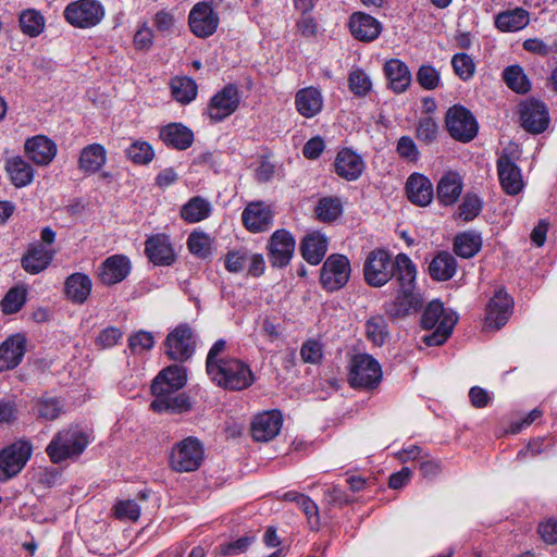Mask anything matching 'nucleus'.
<instances>
[{
  "mask_svg": "<svg viewBox=\"0 0 557 557\" xmlns=\"http://www.w3.org/2000/svg\"><path fill=\"white\" fill-rule=\"evenodd\" d=\"M186 384V371L180 366L163 369L152 381L150 409L158 413H184L191 409L189 397L180 391Z\"/></svg>",
  "mask_w": 557,
  "mask_h": 557,
  "instance_id": "obj_1",
  "label": "nucleus"
},
{
  "mask_svg": "<svg viewBox=\"0 0 557 557\" xmlns=\"http://www.w3.org/2000/svg\"><path fill=\"white\" fill-rule=\"evenodd\" d=\"M89 444V436L77 425H70L58 431L46 447L52 463L77 459Z\"/></svg>",
  "mask_w": 557,
  "mask_h": 557,
  "instance_id": "obj_2",
  "label": "nucleus"
},
{
  "mask_svg": "<svg viewBox=\"0 0 557 557\" xmlns=\"http://www.w3.org/2000/svg\"><path fill=\"white\" fill-rule=\"evenodd\" d=\"M207 373L214 384L227 391H244L256 381L250 366L234 357L220 361Z\"/></svg>",
  "mask_w": 557,
  "mask_h": 557,
  "instance_id": "obj_3",
  "label": "nucleus"
},
{
  "mask_svg": "<svg viewBox=\"0 0 557 557\" xmlns=\"http://www.w3.org/2000/svg\"><path fill=\"white\" fill-rule=\"evenodd\" d=\"M457 320V314L454 311L446 310L442 302L431 301L423 311L421 324L424 329L435 330L423 337L425 345L440 346L444 344L453 333Z\"/></svg>",
  "mask_w": 557,
  "mask_h": 557,
  "instance_id": "obj_4",
  "label": "nucleus"
},
{
  "mask_svg": "<svg viewBox=\"0 0 557 557\" xmlns=\"http://www.w3.org/2000/svg\"><path fill=\"white\" fill-rule=\"evenodd\" d=\"M203 459V444L195 436H187L171 448L169 465L175 472H193L200 468Z\"/></svg>",
  "mask_w": 557,
  "mask_h": 557,
  "instance_id": "obj_5",
  "label": "nucleus"
},
{
  "mask_svg": "<svg viewBox=\"0 0 557 557\" xmlns=\"http://www.w3.org/2000/svg\"><path fill=\"white\" fill-rule=\"evenodd\" d=\"M395 259L384 249L370 251L363 262V278L372 287H382L387 284L395 274Z\"/></svg>",
  "mask_w": 557,
  "mask_h": 557,
  "instance_id": "obj_6",
  "label": "nucleus"
},
{
  "mask_svg": "<svg viewBox=\"0 0 557 557\" xmlns=\"http://www.w3.org/2000/svg\"><path fill=\"white\" fill-rule=\"evenodd\" d=\"M63 15L73 27L87 29L97 26L103 20L106 10L98 0H76L65 7Z\"/></svg>",
  "mask_w": 557,
  "mask_h": 557,
  "instance_id": "obj_7",
  "label": "nucleus"
},
{
  "mask_svg": "<svg viewBox=\"0 0 557 557\" xmlns=\"http://www.w3.org/2000/svg\"><path fill=\"white\" fill-rule=\"evenodd\" d=\"M382 380L380 363L369 354L355 355L349 364V383L352 387L371 389Z\"/></svg>",
  "mask_w": 557,
  "mask_h": 557,
  "instance_id": "obj_8",
  "label": "nucleus"
},
{
  "mask_svg": "<svg viewBox=\"0 0 557 557\" xmlns=\"http://www.w3.org/2000/svg\"><path fill=\"white\" fill-rule=\"evenodd\" d=\"M165 355L174 361H187L196 349V334L187 323H181L169 332L164 341Z\"/></svg>",
  "mask_w": 557,
  "mask_h": 557,
  "instance_id": "obj_9",
  "label": "nucleus"
},
{
  "mask_svg": "<svg viewBox=\"0 0 557 557\" xmlns=\"http://www.w3.org/2000/svg\"><path fill=\"white\" fill-rule=\"evenodd\" d=\"M33 453L29 441L18 440L0 450V481L5 482L17 475Z\"/></svg>",
  "mask_w": 557,
  "mask_h": 557,
  "instance_id": "obj_10",
  "label": "nucleus"
},
{
  "mask_svg": "<svg viewBox=\"0 0 557 557\" xmlns=\"http://www.w3.org/2000/svg\"><path fill=\"white\" fill-rule=\"evenodd\" d=\"M351 275L349 259L339 253L327 257L321 268L320 282L322 287L330 292H337L345 287Z\"/></svg>",
  "mask_w": 557,
  "mask_h": 557,
  "instance_id": "obj_11",
  "label": "nucleus"
},
{
  "mask_svg": "<svg viewBox=\"0 0 557 557\" xmlns=\"http://www.w3.org/2000/svg\"><path fill=\"white\" fill-rule=\"evenodd\" d=\"M449 135L461 143L471 141L478 134L479 125L470 110L460 104L448 109L445 117Z\"/></svg>",
  "mask_w": 557,
  "mask_h": 557,
  "instance_id": "obj_12",
  "label": "nucleus"
},
{
  "mask_svg": "<svg viewBox=\"0 0 557 557\" xmlns=\"http://www.w3.org/2000/svg\"><path fill=\"white\" fill-rule=\"evenodd\" d=\"M239 103L238 88L233 84H227L210 98L206 115L212 123H220L231 116L238 109Z\"/></svg>",
  "mask_w": 557,
  "mask_h": 557,
  "instance_id": "obj_13",
  "label": "nucleus"
},
{
  "mask_svg": "<svg viewBox=\"0 0 557 557\" xmlns=\"http://www.w3.org/2000/svg\"><path fill=\"white\" fill-rule=\"evenodd\" d=\"M219 15L207 1L197 2L188 15L190 32L199 37L207 38L215 33L219 26Z\"/></svg>",
  "mask_w": 557,
  "mask_h": 557,
  "instance_id": "obj_14",
  "label": "nucleus"
},
{
  "mask_svg": "<svg viewBox=\"0 0 557 557\" xmlns=\"http://www.w3.org/2000/svg\"><path fill=\"white\" fill-rule=\"evenodd\" d=\"M296 242L294 236L287 230H276L270 237L267 249L268 257L273 268H285L289 264Z\"/></svg>",
  "mask_w": 557,
  "mask_h": 557,
  "instance_id": "obj_15",
  "label": "nucleus"
},
{
  "mask_svg": "<svg viewBox=\"0 0 557 557\" xmlns=\"http://www.w3.org/2000/svg\"><path fill=\"white\" fill-rule=\"evenodd\" d=\"M499 184L508 196L521 194L525 187L521 169L507 153H502L496 162Z\"/></svg>",
  "mask_w": 557,
  "mask_h": 557,
  "instance_id": "obj_16",
  "label": "nucleus"
},
{
  "mask_svg": "<svg viewBox=\"0 0 557 557\" xmlns=\"http://www.w3.org/2000/svg\"><path fill=\"white\" fill-rule=\"evenodd\" d=\"M274 211L264 201L249 202L242 212L244 226L250 233L269 231L273 225Z\"/></svg>",
  "mask_w": 557,
  "mask_h": 557,
  "instance_id": "obj_17",
  "label": "nucleus"
},
{
  "mask_svg": "<svg viewBox=\"0 0 557 557\" xmlns=\"http://www.w3.org/2000/svg\"><path fill=\"white\" fill-rule=\"evenodd\" d=\"M522 127L531 134H541L549 125L548 109L539 100H527L521 104Z\"/></svg>",
  "mask_w": 557,
  "mask_h": 557,
  "instance_id": "obj_18",
  "label": "nucleus"
},
{
  "mask_svg": "<svg viewBox=\"0 0 557 557\" xmlns=\"http://www.w3.org/2000/svg\"><path fill=\"white\" fill-rule=\"evenodd\" d=\"M337 176L348 182L357 181L366 170L362 156L350 148L341 149L333 163Z\"/></svg>",
  "mask_w": 557,
  "mask_h": 557,
  "instance_id": "obj_19",
  "label": "nucleus"
},
{
  "mask_svg": "<svg viewBox=\"0 0 557 557\" xmlns=\"http://www.w3.org/2000/svg\"><path fill=\"white\" fill-rule=\"evenodd\" d=\"M132 262L125 255H113L101 262L98 278L103 285L111 286L124 281L131 273Z\"/></svg>",
  "mask_w": 557,
  "mask_h": 557,
  "instance_id": "obj_20",
  "label": "nucleus"
},
{
  "mask_svg": "<svg viewBox=\"0 0 557 557\" xmlns=\"http://www.w3.org/2000/svg\"><path fill=\"white\" fill-rule=\"evenodd\" d=\"M422 305V296L416 289L399 288L396 297L385 302L384 311L389 318L398 319L417 312Z\"/></svg>",
  "mask_w": 557,
  "mask_h": 557,
  "instance_id": "obj_21",
  "label": "nucleus"
},
{
  "mask_svg": "<svg viewBox=\"0 0 557 557\" xmlns=\"http://www.w3.org/2000/svg\"><path fill=\"white\" fill-rule=\"evenodd\" d=\"M25 154L36 165H49L57 156V144L45 135H36L27 138L24 144Z\"/></svg>",
  "mask_w": 557,
  "mask_h": 557,
  "instance_id": "obj_22",
  "label": "nucleus"
},
{
  "mask_svg": "<svg viewBox=\"0 0 557 557\" xmlns=\"http://www.w3.org/2000/svg\"><path fill=\"white\" fill-rule=\"evenodd\" d=\"M513 301L504 290L495 293L486 306L485 324L487 327L499 330L504 326L512 312Z\"/></svg>",
  "mask_w": 557,
  "mask_h": 557,
  "instance_id": "obj_23",
  "label": "nucleus"
},
{
  "mask_svg": "<svg viewBox=\"0 0 557 557\" xmlns=\"http://www.w3.org/2000/svg\"><path fill=\"white\" fill-rule=\"evenodd\" d=\"M283 418L278 410L262 412L251 423V436L257 442H269L280 432Z\"/></svg>",
  "mask_w": 557,
  "mask_h": 557,
  "instance_id": "obj_24",
  "label": "nucleus"
},
{
  "mask_svg": "<svg viewBox=\"0 0 557 557\" xmlns=\"http://www.w3.org/2000/svg\"><path fill=\"white\" fill-rule=\"evenodd\" d=\"M26 352V338L17 333L9 336L0 345V372L15 369Z\"/></svg>",
  "mask_w": 557,
  "mask_h": 557,
  "instance_id": "obj_25",
  "label": "nucleus"
},
{
  "mask_svg": "<svg viewBox=\"0 0 557 557\" xmlns=\"http://www.w3.org/2000/svg\"><path fill=\"white\" fill-rule=\"evenodd\" d=\"M145 253L154 265H171L175 261V253L165 234H156L147 238Z\"/></svg>",
  "mask_w": 557,
  "mask_h": 557,
  "instance_id": "obj_26",
  "label": "nucleus"
},
{
  "mask_svg": "<svg viewBox=\"0 0 557 557\" xmlns=\"http://www.w3.org/2000/svg\"><path fill=\"white\" fill-rule=\"evenodd\" d=\"M349 29L357 40L370 42L380 36L382 25L370 14L355 12L349 18Z\"/></svg>",
  "mask_w": 557,
  "mask_h": 557,
  "instance_id": "obj_27",
  "label": "nucleus"
},
{
  "mask_svg": "<svg viewBox=\"0 0 557 557\" xmlns=\"http://www.w3.org/2000/svg\"><path fill=\"white\" fill-rule=\"evenodd\" d=\"M323 103V95L314 86L304 87L295 95V108L306 119H312L321 113Z\"/></svg>",
  "mask_w": 557,
  "mask_h": 557,
  "instance_id": "obj_28",
  "label": "nucleus"
},
{
  "mask_svg": "<svg viewBox=\"0 0 557 557\" xmlns=\"http://www.w3.org/2000/svg\"><path fill=\"white\" fill-rule=\"evenodd\" d=\"M4 170L9 181L16 188L26 187L34 181L35 171L33 165L21 156L8 158Z\"/></svg>",
  "mask_w": 557,
  "mask_h": 557,
  "instance_id": "obj_29",
  "label": "nucleus"
},
{
  "mask_svg": "<svg viewBox=\"0 0 557 557\" xmlns=\"http://www.w3.org/2000/svg\"><path fill=\"white\" fill-rule=\"evenodd\" d=\"M55 255L54 249L42 246L41 244L30 245L22 258L23 269L30 274H38L46 270Z\"/></svg>",
  "mask_w": 557,
  "mask_h": 557,
  "instance_id": "obj_30",
  "label": "nucleus"
},
{
  "mask_svg": "<svg viewBox=\"0 0 557 557\" xmlns=\"http://www.w3.org/2000/svg\"><path fill=\"white\" fill-rule=\"evenodd\" d=\"M408 199L418 206H428L433 198V186L431 181L420 173L411 174L406 183Z\"/></svg>",
  "mask_w": 557,
  "mask_h": 557,
  "instance_id": "obj_31",
  "label": "nucleus"
},
{
  "mask_svg": "<svg viewBox=\"0 0 557 557\" xmlns=\"http://www.w3.org/2000/svg\"><path fill=\"white\" fill-rule=\"evenodd\" d=\"M107 162V150L98 143L85 146L79 153L78 169L87 175L97 173Z\"/></svg>",
  "mask_w": 557,
  "mask_h": 557,
  "instance_id": "obj_32",
  "label": "nucleus"
},
{
  "mask_svg": "<svg viewBox=\"0 0 557 557\" xmlns=\"http://www.w3.org/2000/svg\"><path fill=\"white\" fill-rule=\"evenodd\" d=\"M327 238L322 233L314 231L307 234L300 245L304 259L313 265L319 264L327 251Z\"/></svg>",
  "mask_w": 557,
  "mask_h": 557,
  "instance_id": "obj_33",
  "label": "nucleus"
},
{
  "mask_svg": "<svg viewBox=\"0 0 557 557\" xmlns=\"http://www.w3.org/2000/svg\"><path fill=\"white\" fill-rule=\"evenodd\" d=\"M161 140L177 150H185L194 143L193 132L180 123H171L160 129Z\"/></svg>",
  "mask_w": 557,
  "mask_h": 557,
  "instance_id": "obj_34",
  "label": "nucleus"
},
{
  "mask_svg": "<svg viewBox=\"0 0 557 557\" xmlns=\"http://www.w3.org/2000/svg\"><path fill=\"white\" fill-rule=\"evenodd\" d=\"M92 283L90 277L82 272H76L66 277L64 283V293L74 304H84L90 293Z\"/></svg>",
  "mask_w": 557,
  "mask_h": 557,
  "instance_id": "obj_35",
  "label": "nucleus"
},
{
  "mask_svg": "<svg viewBox=\"0 0 557 557\" xmlns=\"http://www.w3.org/2000/svg\"><path fill=\"white\" fill-rule=\"evenodd\" d=\"M457 271L456 258L447 251L437 252L429 264V274L432 280L445 282L450 280Z\"/></svg>",
  "mask_w": 557,
  "mask_h": 557,
  "instance_id": "obj_36",
  "label": "nucleus"
},
{
  "mask_svg": "<svg viewBox=\"0 0 557 557\" xmlns=\"http://www.w3.org/2000/svg\"><path fill=\"white\" fill-rule=\"evenodd\" d=\"M212 211V205L208 199L195 196L181 207L180 216L183 221L193 224L208 219Z\"/></svg>",
  "mask_w": 557,
  "mask_h": 557,
  "instance_id": "obj_37",
  "label": "nucleus"
},
{
  "mask_svg": "<svg viewBox=\"0 0 557 557\" xmlns=\"http://www.w3.org/2000/svg\"><path fill=\"white\" fill-rule=\"evenodd\" d=\"M529 22V12L522 8L503 11L495 16V26L503 33H513L523 29Z\"/></svg>",
  "mask_w": 557,
  "mask_h": 557,
  "instance_id": "obj_38",
  "label": "nucleus"
},
{
  "mask_svg": "<svg viewBox=\"0 0 557 557\" xmlns=\"http://www.w3.org/2000/svg\"><path fill=\"white\" fill-rule=\"evenodd\" d=\"M384 73L388 79L391 88L395 92L405 91L411 82V75L408 66L397 59H392L385 62Z\"/></svg>",
  "mask_w": 557,
  "mask_h": 557,
  "instance_id": "obj_39",
  "label": "nucleus"
},
{
  "mask_svg": "<svg viewBox=\"0 0 557 557\" xmlns=\"http://www.w3.org/2000/svg\"><path fill=\"white\" fill-rule=\"evenodd\" d=\"M395 274L399 288L416 289L417 267L406 253L395 257Z\"/></svg>",
  "mask_w": 557,
  "mask_h": 557,
  "instance_id": "obj_40",
  "label": "nucleus"
},
{
  "mask_svg": "<svg viewBox=\"0 0 557 557\" xmlns=\"http://www.w3.org/2000/svg\"><path fill=\"white\" fill-rule=\"evenodd\" d=\"M461 191L462 181L457 173L445 174L437 184V198L445 206L455 203Z\"/></svg>",
  "mask_w": 557,
  "mask_h": 557,
  "instance_id": "obj_41",
  "label": "nucleus"
},
{
  "mask_svg": "<svg viewBox=\"0 0 557 557\" xmlns=\"http://www.w3.org/2000/svg\"><path fill=\"white\" fill-rule=\"evenodd\" d=\"M482 246L481 235L476 232H463L454 239V251L461 258H472Z\"/></svg>",
  "mask_w": 557,
  "mask_h": 557,
  "instance_id": "obj_42",
  "label": "nucleus"
},
{
  "mask_svg": "<svg viewBox=\"0 0 557 557\" xmlns=\"http://www.w3.org/2000/svg\"><path fill=\"white\" fill-rule=\"evenodd\" d=\"M34 409L38 418L53 421L64 412V403L58 397L45 395L35 401Z\"/></svg>",
  "mask_w": 557,
  "mask_h": 557,
  "instance_id": "obj_43",
  "label": "nucleus"
},
{
  "mask_svg": "<svg viewBox=\"0 0 557 557\" xmlns=\"http://www.w3.org/2000/svg\"><path fill=\"white\" fill-rule=\"evenodd\" d=\"M171 91L176 101L186 104L196 98L198 87L190 77H174L171 81Z\"/></svg>",
  "mask_w": 557,
  "mask_h": 557,
  "instance_id": "obj_44",
  "label": "nucleus"
},
{
  "mask_svg": "<svg viewBox=\"0 0 557 557\" xmlns=\"http://www.w3.org/2000/svg\"><path fill=\"white\" fill-rule=\"evenodd\" d=\"M503 79L507 87L517 94H525L531 84L520 65H509L503 71Z\"/></svg>",
  "mask_w": 557,
  "mask_h": 557,
  "instance_id": "obj_45",
  "label": "nucleus"
},
{
  "mask_svg": "<svg viewBox=\"0 0 557 557\" xmlns=\"http://www.w3.org/2000/svg\"><path fill=\"white\" fill-rule=\"evenodd\" d=\"M20 27L22 32L29 37L39 36L45 29V18L36 10H24L20 14Z\"/></svg>",
  "mask_w": 557,
  "mask_h": 557,
  "instance_id": "obj_46",
  "label": "nucleus"
},
{
  "mask_svg": "<svg viewBox=\"0 0 557 557\" xmlns=\"http://www.w3.org/2000/svg\"><path fill=\"white\" fill-rule=\"evenodd\" d=\"M212 238L202 231H195L187 238V247L191 255L206 259L212 253Z\"/></svg>",
  "mask_w": 557,
  "mask_h": 557,
  "instance_id": "obj_47",
  "label": "nucleus"
},
{
  "mask_svg": "<svg viewBox=\"0 0 557 557\" xmlns=\"http://www.w3.org/2000/svg\"><path fill=\"white\" fill-rule=\"evenodd\" d=\"M125 152L133 163L139 165L148 164L154 158L152 146L145 140H134Z\"/></svg>",
  "mask_w": 557,
  "mask_h": 557,
  "instance_id": "obj_48",
  "label": "nucleus"
},
{
  "mask_svg": "<svg viewBox=\"0 0 557 557\" xmlns=\"http://www.w3.org/2000/svg\"><path fill=\"white\" fill-rule=\"evenodd\" d=\"M454 73L463 82L470 81L475 74V62L471 55L460 52L451 58Z\"/></svg>",
  "mask_w": 557,
  "mask_h": 557,
  "instance_id": "obj_49",
  "label": "nucleus"
},
{
  "mask_svg": "<svg viewBox=\"0 0 557 557\" xmlns=\"http://www.w3.org/2000/svg\"><path fill=\"white\" fill-rule=\"evenodd\" d=\"M127 342L128 349L133 355H143L151 350L156 344L153 334L144 330L131 334Z\"/></svg>",
  "mask_w": 557,
  "mask_h": 557,
  "instance_id": "obj_50",
  "label": "nucleus"
},
{
  "mask_svg": "<svg viewBox=\"0 0 557 557\" xmlns=\"http://www.w3.org/2000/svg\"><path fill=\"white\" fill-rule=\"evenodd\" d=\"M315 213L320 221L332 222L342 214V203L337 198L324 197L319 200Z\"/></svg>",
  "mask_w": 557,
  "mask_h": 557,
  "instance_id": "obj_51",
  "label": "nucleus"
},
{
  "mask_svg": "<svg viewBox=\"0 0 557 557\" xmlns=\"http://www.w3.org/2000/svg\"><path fill=\"white\" fill-rule=\"evenodd\" d=\"M366 333L368 339L374 345L381 346L387 335L386 322L382 315L371 317L366 322Z\"/></svg>",
  "mask_w": 557,
  "mask_h": 557,
  "instance_id": "obj_52",
  "label": "nucleus"
},
{
  "mask_svg": "<svg viewBox=\"0 0 557 557\" xmlns=\"http://www.w3.org/2000/svg\"><path fill=\"white\" fill-rule=\"evenodd\" d=\"M348 83L350 90L359 97L368 95L372 88V82L369 75L361 69H356L350 72Z\"/></svg>",
  "mask_w": 557,
  "mask_h": 557,
  "instance_id": "obj_53",
  "label": "nucleus"
},
{
  "mask_svg": "<svg viewBox=\"0 0 557 557\" xmlns=\"http://www.w3.org/2000/svg\"><path fill=\"white\" fill-rule=\"evenodd\" d=\"M438 133V126L431 116L421 117L418 121L416 137L418 140L425 145H430L435 141Z\"/></svg>",
  "mask_w": 557,
  "mask_h": 557,
  "instance_id": "obj_54",
  "label": "nucleus"
},
{
  "mask_svg": "<svg viewBox=\"0 0 557 557\" xmlns=\"http://www.w3.org/2000/svg\"><path fill=\"white\" fill-rule=\"evenodd\" d=\"M26 300V292L23 288H11L1 301L2 311L7 314L21 310Z\"/></svg>",
  "mask_w": 557,
  "mask_h": 557,
  "instance_id": "obj_55",
  "label": "nucleus"
},
{
  "mask_svg": "<svg viewBox=\"0 0 557 557\" xmlns=\"http://www.w3.org/2000/svg\"><path fill=\"white\" fill-rule=\"evenodd\" d=\"M248 249L231 250L225 255L224 267L231 273H239L247 267Z\"/></svg>",
  "mask_w": 557,
  "mask_h": 557,
  "instance_id": "obj_56",
  "label": "nucleus"
},
{
  "mask_svg": "<svg viewBox=\"0 0 557 557\" xmlns=\"http://www.w3.org/2000/svg\"><path fill=\"white\" fill-rule=\"evenodd\" d=\"M482 210V201L476 195H467L459 206V216L465 222L472 221Z\"/></svg>",
  "mask_w": 557,
  "mask_h": 557,
  "instance_id": "obj_57",
  "label": "nucleus"
},
{
  "mask_svg": "<svg viewBox=\"0 0 557 557\" xmlns=\"http://www.w3.org/2000/svg\"><path fill=\"white\" fill-rule=\"evenodd\" d=\"M396 152L401 159L410 162H417L420 157V152L416 143L409 136H401L398 139Z\"/></svg>",
  "mask_w": 557,
  "mask_h": 557,
  "instance_id": "obj_58",
  "label": "nucleus"
},
{
  "mask_svg": "<svg viewBox=\"0 0 557 557\" xmlns=\"http://www.w3.org/2000/svg\"><path fill=\"white\" fill-rule=\"evenodd\" d=\"M114 513L121 520L137 521L140 516V507L135 500H121L115 505Z\"/></svg>",
  "mask_w": 557,
  "mask_h": 557,
  "instance_id": "obj_59",
  "label": "nucleus"
},
{
  "mask_svg": "<svg viewBox=\"0 0 557 557\" xmlns=\"http://www.w3.org/2000/svg\"><path fill=\"white\" fill-rule=\"evenodd\" d=\"M123 336V332L115 326H108L103 329L97 336L95 343L101 349H107L115 346Z\"/></svg>",
  "mask_w": 557,
  "mask_h": 557,
  "instance_id": "obj_60",
  "label": "nucleus"
},
{
  "mask_svg": "<svg viewBox=\"0 0 557 557\" xmlns=\"http://www.w3.org/2000/svg\"><path fill=\"white\" fill-rule=\"evenodd\" d=\"M418 83L426 90L435 89L440 83V73L431 65H422L417 73Z\"/></svg>",
  "mask_w": 557,
  "mask_h": 557,
  "instance_id": "obj_61",
  "label": "nucleus"
},
{
  "mask_svg": "<svg viewBox=\"0 0 557 557\" xmlns=\"http://www.w3.org/2000/svg\"><path fill=\"white\" fill-rule=\"evenodd\" d=\"M298 507L304 511L307 517L311 530H319L320 516L317 504L307 495L298 502Z\"/></svg>",
  "mask_w": 557,
  "mask_h": 557,
  "instance_id": "obj_62",
  "label": "nucleus"
},
{
  "mask_svg": "<svg viewBox=\"0 0 557 557\" xmlns=\"http://www.w3.org/2000/svg\"><path fill=\"white\" fill-rule=\"evenodd\" d=\"M301 359L308 363H318L323 356L322 345L318 341L305 342L300 349Z\"/></svg>",
  "mask_w": 557,
  "mask_h": 557,
  "instance_id": "obj_63",
  "label": "nucleus"
},
{
  "mask_svg": "<svg viewBox=\"0 0 557 557\" xmlns=\"http://www.w3.org/2000/svg\"><path fill=\"white\" fill-rule=\"evenodd\" d=\"M137 50H148L153 44V33L147 23H144L135 33L133 39Z\"/></svg>",
  "mask_w": 557,
  "mask_h": 557,
  "instance_id": "obj_64",
  "label": "nucleus"
}]
</instances>
